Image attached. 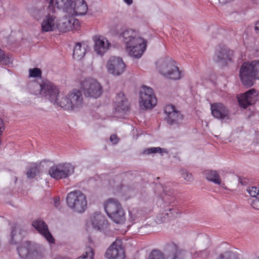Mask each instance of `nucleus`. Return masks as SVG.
Returning <instances> with one entry per match:
<instances>
[{"label":"nucleus","instance_id":"nucleus-1","mask_svg":"<svg viewBox=\"0 0 259 259\" xmlns=\"http://www.w3.org/2000/svg\"><path fill=\"white\" fill-rule=\"evenodd\" d=\"M119 37L130 57L135 59L142 57L146 49L147 41L141 37L137 31L132 29L124 30Z\"/></svg>","mask_w":259,"mask_h":259},{"label":"nucleus","instance_id":"nucleus-2","mask_svg":"<svg viewBox=\"0 0 259 259\" xmlns=\"http://www.w3.org/2000/svg\"><path fill=\"white\" fill-rule=\"evenodd\" d=\"M239 76L244 85H253L255 79L259 80V60L243 62L240 68Z\"/></svg>","mask_w":259,"mask_h":259},{"label":"nucleus","instance_id":"nucleus-3","mask_svg":"<svg viewBox=\"0 0 259 259\" xmlns=\"http://www.w3.org/2000/svg\"><path fill=\"white\" fill-rule=\"evenodd\" d=\"M186 252L176 244L171 243L166 245L165 252L157 249H153L147 259H183Z\"/></svg>","mask_w":259,"mask_h":259},{"label":"nucleus","instance_id":"nucleus-4","mask_svg":"<svg viewBox=\"0 0 259 259\" xmlns=\"http://www.w3.org/2000/svg\"><path fill=\"white\" fill-rule=\"evenodd\" d=\"M83 104L81 91L73 89L58 101V105L68 111H77Z\"/></svg>","mask_w":259,"mask_h":259},{"label":"nucleus","instance_id":"nucleus-5","mask_svg":"<svg viewBox=\"0 0 259 259\" xmlns=\"http://www.w3.org/2000/svg\"><path fill=\"white\" fill-rule=\"evenodd\" d=\"M156 65L159 73L166 78L178 80L182 76V72L180 70L176 62L171 58L161 59L156 62Z\"/></svg>","mask_w":259,"mask_h":259},{"label":"nucleus","instance_id":"nucleus-6","mask_svg":"<svg viewBox=\"0 0 259 259\" xmlns=\"http://www.w3.org/2000/svg\"><path fill=\"white\" fill-rule=\"evenodd\" d=\"M105 210L109 218L116 224H123L126 220L125 211L116 199L109 198L104 203Z\"/></svg>","mask_w":259,"mask_h":259},{"label":"nucleus","instance_id":"nucleus-7","mask_svg":"<svg viewBox=\"0 0 259 259\" xmlns=\"http://www.w3.org/2000/svg\"><path fill=\"white\" fill-rule=\"evenodd\" d=\"M68 207L77 213H83L87 208V200L85 195L80 191L70 192L66 197Z\"/></svg>","mask_w":259,"mask_h":259},{"label":"nucleus","instance_id":"nucleus-8","mask_svg":"<svg viewBox=\"0 0 259 259\" xmlns=\"http://www.w3.org/2000/svg\"><path fill=\"white\" fill-rule=\"evenodd\" d=\"M81 92L89 98L97 99L103 94V87L96 79L88 78L81 82Z\"/></svg>","mask_w":259,"mask_h":259},{"label":"nucleus","instance_id":"nucleus-9","mask_svg":"<svg viewBox=\"0 0 259 259\" xmlns=\"http://www.w3.org/2000/svg\"><path fill=\"white\" fill-rule=\"evenodd\" d=\"M17 250L20 256L24 259H41L44 256V248L29 242L23 243Z\"/></svg>","mask_w":259,"mask_h":259},{"label":"nucleus","instance_id":"nucleus-10","mask_svg":"<svg viewBox=\"0 0 259 259\" xmlns=\"http://www.w3.org/2000/svg\"><path fill=\"white\" fill-rule=\"evenodd\" d=\"M34 87L39 90V94L53 104L58 105L59 90L53 83L49 81L44 82L39 84L35 83Z\"/></svg>","mask_w":259,"mask_h":259},{"label":"nucleus","instance_id":"nucleus-11","mask_svg":"<svg viewBox=\"0 0 259 259\" xmlns=\"http://www.w3.org/2000/svg\"><path fill=\"white\" fill-rule=\"evenodd\" d=\"M74 172V167L70 163H61L51 166L49 170L50 176L55 180L67 178Z\"/></svg>","mask_w":259,"mask_h":259},{"label":"nucleus","instance_id":"nucleus-12","mask_svg":"<svg viewBox=\"0 0 259 259\" xmlns=\"http://www.w3.org/2000/svg\"><path fill=\"white\" fill-rule=\"evenodd\" d=\"M157 103V100L152 88L143 86L140 92L139 104L142 109H151Z\"/></svg>","mask_w":259,"mask_h":259},{"label":"nucleus","instance_id":"nucleus-13","mask_svg":"<svg viewBox=\"0 0 259 259\" xmlns=\"http://www.w3.org/2000/svg\"><path fill=\"white\" fill-rule=\"evenodd\" d=\"M164 112L166 120L169 124L174 127H178L182 123L183 115L175 106L171 105H166Z\"/></svg>","mask_w":259,"mask_h":259},{"label":"nucleus","instance_id":"nucleus-14","mask_svg":"<svg viewBox=\"0 0 259 259\" xmlns=\"http://www.w3.org/2000/svg\"><path fill=\"white\" fill-rule=\"evenodd\" d=\"M53 9L47 8V14L44 16L41 23L42 32L54 31L57 28L58 19Z\"/></svg>","mask_w":259,"mask_h":259},{"label":"nucleus","instance_id":"nucleus-15","mask_svg":"<svg viewBox=\"0 0 259 259\" xmlns=\"http://www.w3.org/2000/svg\"><path fill=\"white\" fill-rule=\"evenodd\" d=\"M108 72L114 76H119L125 71V65L120 57H111L108 61Z\"/></svg>","mask_w":259,"mask_h":259},{"label":"nucleus","instance_id":"nucleus-16","mask_svg":"<svg viewBox=\"0 0 259 259\" xmlns=\"http://www.w3.org/2000/svg\"><path fill=\"white\" fill-rule=\"evenodd\" d=\"M108 259H124V251L120 240L114 241L108 248L106 252Z\"/></svg>","mask_w":259,"mask_h":259},{"label":"nucleus","instance_id":"nucleus-17","mask_svg":"<svg viewBox=\"0 0 259 259\" xmlns=\"http://www.w3.org/2000/svg\"><path fill=\"white\" fill-rule=\"evenodd\" d=\"M32 225L49 243L55 242V239L49 232L48 226L44 221L37 219L32 222Z\"/></svg>","mask_w":259,"mask_h":259},{"label":"nucleus","instance_id":"nucleus-18","mask_svg":"<svg viewBox=\"0 0 259 259\" xmlns=\"http://www.w3.org/2000/svg\"><path fill=\"white\" fill-rule=\"evenodd\" d=\"M257 93L254 89H250L245 93L238 97L240 106L246 108L248 105H252L257 100Z\"/></svg>","mask_w":259,"mask_h":259},{"label":"nucleus","instance_id":"nucleus-19","mask_svg":"<svg viewBox=\"0 0 259 259\" xmlns=\"http://www.w3.org/2000/svg\"><path fill=\"white\" fill-rule=\"evenodd\" d=\"M26 232L23 228L19 225H14L11 227L9 238V242L12 244L19 243L26 235Z\"/></svg>","mask_w":259,"mask_h":259},{"label":"nucleus","instance_id":"nucleus-20","mask_svg":"<svg viewBox=\"0 0 259 259\" xmlns=\"http://www.w3.org/2000/svg\"><path fill=\"white\" fill-rule=\"evenodd\" d=\"M88 9V5L84 0H74L67 13L70 16L84 15Z\"/></svg>","mask_w":259,"mask_h":259},{"label":"nucleus","instance_id":"nucleus-21","mask_svg":"<svg viewBox=\"0 0 259 259\" xmlns=\"http://www.w3.org/2000/svg\"><path fill=\"white\" fill-rule=\"evenodd\" d=\"M94 50L99 55H103L109 49V43L108 40L102 36H95L94 37Z\"/></svg>","mask_w":259,"mask_h":259},{"label":"nucleus","instance_id":"nucleus-22","mask_svg":"<svg viewBox=\"0 0 259 259\" xmlns=\"http://www.w3.org/2000/svg\"><path fill=\"white\" fill-rule=\"evenodd\" d=\"M233 56V51L226 47L219 48L215 53L217 61L223 64L231 61Z\"/></svg>","mask_w":259,"mask_h":259},{"label":"nucleus","instance_id":"nucleus-23","mask_svg":"<svg viewBox=\"0 0 259 259\" xmlns=\"http://www.w3.org/2000/svg\"><path fill=\"white\" fill-rule=\"evenodd\" d=\"M74 0H46L49 9L57 8L67 13Z\"/></svg>","mask_w":259,"mask_h":259},{"label":"nucleus","instance_id":"nucleus-24","mask_svg":"<svg viewBox=\"0 0 259 259\" xmlns=\"http://www.w3.org/2000/svg\"><path fill=\"white\" fill-rule=\"evenodd\" d=\"M179 213L180 212L177 209L175 208H168L157 216L156 222L157 223L160 224L169 219L178 217L179 215Z\"/></svg>","mask_w":259,"mask_h":259},{"label":"nucleus","instance_id":"nucleus-25","mask_svg":"<svg viewBox=\"0 0 259 259\" xmlns=\"http://www.w3.org/2000/svg\"><path fill=\"white\" fill-rule=\"evenodd\" d=\"M129 104L126 98L122 93L118 94L115 103V110L116 112L123 113L128 111Z\"/></svg>","mask_w":259,"mask_h":259},{"label":"nucleus","instance_id":"nucleus-26","mask_svg":"<svg viewBox=\"0 0 259 259\" xmlns=\"http://www.w3.org/2000/svg\"><path fill=\"white\" fill-rule=\"evenodd\" d=\"M78 20L72 18H65L61 20H58L57 22V28L60 32H65L71 30L73 25L78 24Z\"/></svg>","mask_w":259,"mask_h":259},{"label":"nucleus","instance_id":"nucleus-27","mask_svg":"<svg viewBox=\"0 0 259 259\" xmlns=\"http://www.w3.org/2000/svg\"><path fill=\"white\" fill-rule=\"evenodd\" d=\"M212 115L216 118L223 119L228 115V110L222 103H214L211 105Z\"/></svg>","mask_w":259,"mask_h":259},{"label":"nucleus","instance_id":"nucleus-28","mask_svg":"<svg viewBox=\"0 0 259 259\" xmlns=\"http://www.w3.org/2000/svg\"><path fill=\"white\" fill-rule=\"evenodd\" d=\"M93 228L101 230L107 227L108 224L105 217L101 213L95 214L92 219Z\"/></svg>","mask_w":259,"mask_h":259},{"label":"nucleus","instance_id":"nucleus-29","mask_svg":"<svg viewBox=\"0 0 259 259\" xmlns=\"http://www.w3.org/2000/svg\"><path fill=\"white\" fill-rule=\"evenodd\" d=\"M87 48V46L84 44L77 43L73 50V58L77 61L82 59L86 53Z\"/></svg>","mask_w":259,"mask_h":259},{"label":"nucleus","instance_id":"nucleus-30","mask_svg":"<svg viewBox=\"0 0 259 259\" xmlns=\"http://www.w3.org/2000/svg\"><path fill=\"white\" fill-rule=\"evenodd\" d=\"M203 175L208 181L219 185L221 184L222 181L217 171L209 169L205 170L203 172Z\"/></svg>","mask_w":259,"mask_h":259},{"label":"nucleus","instance_id":"nucleus-31","mask_svg":"<svg viewBox=\"0 0 259 259\" xmlns=\"http://www.w3.org/2000/svg\"><path fill=\"white\" fill-rule=\"evenodd\" d=\"M168 151L165 148H162L159 147H150L143 150L142 154L143 155H150L152 154L159 153L161 156L164 154H168Z\"/></svg>","mask_w":259,"mask_h":259},{"label":"nucleus","instance_id":"nucleus-32","mask_svg":"<svg viewBox=\"0 0 259 259\" xmlns=\"http://www.w3.org/2000/svg\"><path fill=\"white\" fill-rule=\"evenodd\" d=\"M39 167L40 165L36 163L32 164L26 173L27 177L31 179L34 178L39 172Z\"/></svg>","mask_w":259,"mask_h":259},{"label":"nucleus","instance_id":"nucleus-33","mask_svg":"<svg viewBox=\"0 0 259 259\" xmlns=\"http://www.w3.org/2000/svg\"><path fill=\"white\" fill-rule=\"evenodd\" d=\"M13 58L11 55H6L4 52L0 49V62L6 65H9L13 62Z\"/></svg>","mask_w":259,"mask_h":259},{"label":"nucleus","instance_id":"nucleus-34","mask_svg":"<svg viewBox=\"0 0 259 259\" xmlns=\"http://www.w3.org/2000/svg\"><path fill=\"white\" fill-rule=\"evenodd\" d=\"M94 255L93 249L90 247H87L85 248L84 253L77 259H93Z\"/></svg>","mask_w":259,"mask_h":259},{"label":"nucleus","instance_id":"nucleus-35","mask_svg":"<svg viewBox=\"0 0 259 259\" xmlns=\"http://www.w3.org/2000/svg\"><path fill=\"white\" fill-rule=\"evenodd\" d=\"M246 191L251 197L255 199L259 198V188L255 186L249 187Z\"/></svg>","mask_w":259,"mask_h":259},{"label":"nucleus","instance_id":"nucleus-36","mask_svg":"<svg viewBox=\"0 0 259 259\" xmlns=\"http://www.w3.org/2000/svg\"><path fill=\"white\" fill-rule=\"evenodd\" d=\"M180 173L182 178H183L187 182L191 183L193 181L194 179L192 175L187 170L182 169L180 171Z\"/></svg>","mask_w":259,"mask_h":259},{"label":"nucleus","instance_id":"nucleus-37","mask_svg":"<svg viewBox=\"0 0 259 259\" xmlns=\"http://www.w3.org/2000/svg\"><path fill=\"white\" fill-rule=\"evenodd\" d=\"M163 193H164L163 199L164 201H166L168 203H169L171 201H172V199H170L169 200L168 198H167V197H170L171 198H172L173 191L171 190H170V189H168L167 187H165L163 189Z\"/></svg>","mask_w":259,"mask_h":259},{"label":"nucleus","instance_id":"nucleus-38","mask_svg":"<svg viewBox=\"0 0 259 259\" xmlns=\"http://www.w3.org/2000/svg\"><path fill=\"white\" fill-rule=\"evenodd\" d=\"M29 76L31 77H38L41 76V70L38 68L30 69L29 70Z\"/></svg>","mask_w":259,"mask_h":259},{"label":"nucleus","instance_id":"nucleus-39","mask_svg":"<svg viewBox=\"0 0 259 259\" xmlns=\"http://www.w3.org/2000/svg\"><path fill=\"white\" fill-rule=\"evenodd\" d=\"M217 259H237L235 257L233 254L231 252H225L220 254Z\"/></svg>","mask_w":259,"mask_h":259},{"label":"nucleus","instance_id":"nucleus-40","mask_svg":"<svg viewBox=\"0 0 259 259\" xmlns=\"http://www.w3.org/2000/svg\"><path fill=\"white\" fill-rule=\"evenodd\" d=\"M196 254H197V256L200 257L202 259H206L209 254V251L205 249L197 252Z\"/></svg>","mask_w":259,"mask_h":259},{"label":"nucleus","instance_id":"nucleus-41","mask_svg":"<svg viewBox=\"0 0 259 259\" xmlns=\"http://www.w3.org/2000/svg\"><path fill=\"white\" fill-rule=\"evenodd\" d=\"M251 205L254 209L259 210V198H256L253 200L251 203Z\"/></svg>","mask_w":259,"mask_h":259},{"label":"nucleus","instance_id":"nucleus-42","mask_svg":"<svg viewBox=\"0 0 259 259\" xmlns=\"http://www.w3.org/2000/svg\"><path fill=\"white\" fill-rule=\"evenodd\" d=\"M110 141L114 144H116L118 142V138L116 135L113 134L110 137Z\"/></svg>","mask_w":259,"mask_h":259},{"label":"nucleus","instance_id":"nucleus-43","mask_svg":"<svg viewBox=\"0 0 259 259\" xmlns=\"http://www.w3.org/2000/svg\"><path fill=\"white\" fill-rule=\"evenodd\" d=\"M125 3L128 5H131L133 3V0H123Z\"/></svg>","mask_w":259,"mask_h":259},{"label":"nucleus","instance_id":"nucleus-44","mask_svg":"<svg viewBox=\"0 0 259 259\" xmlns=\"http://www.w3.org/2000/svg\"><path fill=\"white\" fill-rule=\"evenodd\" d=\"M255 30L259 32V20L255 23Z\"/></svg>","mask_w":259,"mask_h":259}]
</instances>
